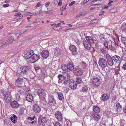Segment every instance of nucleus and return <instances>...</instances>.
<instances>
[{
  "instance_id": "nucleus-51",
  "label": "nucleus",
  "mask_w": 126,
  "mask_h": 126,
  "mask_svg": "<svg viewBox=\"0 0 126 126\" xmlns=\"http://www.w3.org/2000/svg\"><path fill=\"white\" fill-rule=\"evenodd\" d=\"M53 12V11L52 10H48L46 12V13L47 14H48L50 15L52 14Z\"/></svg>"
},
{
  "instance_id": "nucleus-19",
  "label": "nucleus",
  "mask_w": 126,
  "mask_h": 126,
  "mask_svg": "<svg viewBox=\"0 0 126 126\" xmlns=\"http://www.w3.org/2000/svg\"><path fill=\"white\" fill-rule=\"evenodd\" d=\"M112 58L114 62L118 63H120L121 58L119 56L117 55H115L112 56Z\"/></svg>"
},
{
  "instance_id": "nucleus-13",
  "label": "nucleus",
  "mask_w": 126,
  "mask_h": 126,
  "mask_svg": "<svg viewBox=\"0 0 126 126\" xmlns=\"http://www.w3.org/2000/svg\"><path fill=\"white\" fill-rule=\"evenodd\" d=\"M33 109L34 111L37 113H39L41 110L40 107L37 104H35L33 105Z\"/></svg>"
},
{
  "instance_id": "nucleus-1",
  "label": "nucleus",
  "mask_w": 126,
  "mask_h": 126,
  "mask_svg": "<svg viewBox=\"0 0 126 126\" xmlns=\"http://www.w3.org/2000/svg\"><path fill=\"white\" fill-rule=\"evenodd\" d=\"M0 92L4 96L3 97L4 100L7 103L11 101L12 97L10 92L6 91L3 89L1 90Z\"/></svg>"
},
{
  "instance_id": "nucleus-24",
  "label": "nucleus",
  "mask_w": 126,
  "mask_h": 126,
  "mask_svg": "<svg viewBox=\"0 0 126 126\" xmlns=\"http://www.w3.org/2000/svg\"><path fill=\"white\" fill-rule=\"evenodd\" d=\"M68 79H59L58 82L62 84L66 85L68 82Z\"/></svg>"
},
{
  "instance_id": "nucleus-2",
  "label": "nucleus",
  "mask_w": 126,
  "mask_h": 126,
  "mask_svg": "<svg viewBox=\"0 0 126 126\" xmlns=\"http://www.w3.org/2000/svg\"><path fill=\"white\" fill-rule=\"evenodd\" d=\"M115 43L112 41L111 40H110L108 42H107L106 43H104V46L105 47L109 49L112 51H116V48L115 47Z\"/></svg>"
},
{
  "instance_id": "nucleus-15",
  "label": "nucleus",
  "mask_w": 126,
  "mask_h": 126,
  "mask_svg": "<svg viewBox=\"0 0 126 126\" xmlns=\"http://www.w3.org/2000/svg\"><path fill=\"white\" fill-rule=\"evenodd\" d=\"M10 102V105L12 108H17L19 106V104L16 101H11Z\"/></svg>"
},
{
  "instance_id": "nucleus-25",
  "label": "nucleus",
  "mask_w": 126,
  "mask_h": 126,
  "mask_svg": "<svg viewBox=\"0 0 126 126\" xmlns=\"http://www.w3.org/2000/svg\"><path fill=\"white\" fill-rule=\"evenodd\" d=\"M17 117L15 115L13 114L10 117V119L14 123H15L16 122L17 119Z\"/></svg>"
},
{
  "instance_id": "nucleus-16",
  "label": "nucleus",
  "mask_w": 126,
  "mask_h": 126,
  "mask_svg": "<svg viewBox=\"0 0 126 126\" xmlns=\"http://www.w3.org/2000/svg\"><path fill=\"white\" fill-rule=\"evenodd\" d=\"M83 43L84 47L86 49H89L91 48V44L87 41L85 39L83 41Z\"/></svg>"
},
{
  "instance_id": "nucleus-35",
  "label": "nucleus",
  "mask_w": 126,
  "mask_h": 126,
  "mask_svg": "<svg viewBox=\"0 0 126 126\" xmlns=\"http://www.w3.org/2000/svg\"><path fill=\"white\" fill-rule=\"evenodd\" d=\"M58 98L59 99L61 100H62L63 99V96L62 93L60 92L58 93Z\"/></svg>"
},
{
  "instance_id": "nucleus-41",
  "label": "nucleus",
  "mask_w": 126,
  "mask_h": 126,
  "mask_svg": "<svg viewBox=\"0 0 126 126\" xmlns=\"http://www.w3.org/2000/svg\"><path fill=\"white\" fill-rule=\"evenodd\" d=\"M37 122V118H36L34 119V120L30 122H29V123L30 124H33L34 125H35L36 124Z\"/></svg>"
},
{
  "instance_id": "nucleus-31",
  "label": "nucleus",
  "mask_w": 126,
  "mask_h": 126,
  "mask_svg": "<svg viewBox=\"0 0 126 126\" xmlns=\"http://www.w3.org/2000/svg\"><path fill=\"white\" fill-rule=\"evenodd\" d=\"M109 98V96L106 94H104L102 96V99L103 101H106Z\"/></svg>"
},
{
  "instance_id": "nucleus-50",
  "label": "nucleus",
  "mask_w": 126,
  "mask_h": 126,
  "mask_svg": "<svg viewBox=\"0 0 126 126\" xmlns=\"http://www.w3.org/2000/svg\"><path fill=\"white\" fill-rule=\"evenodd\" d=\"M126 123L125 121L123 120L122 119L120 121V124L121 126H124Z\"/></svg>"
},
{
  "instance_id": "nucleus-21",
  "label": "nucleus",
  "mask_w": 126,
  "mask_h": 126,
  "mask_svg": "<svg viewBox=\"0 0 126 126\" xmlns=\"http://www.w3.org/2000/svg\"><path fill=\"white\" fill-rule=\"evenodd\" d=\"M86 38L85 40L91 44H93L94 43V40L92 37L86 36Z\"/></svg>"
},
{
  "instance_id": "nucleus-42",
  "label": "nucleus",
  "mask_w": 126,
  "mask_h": 126,
  "mask_svg": "<svg viewBox=\"0 0 126 126\" xmlns=\"http://www.w3.org/2000/svg\"><path fill=\"white\" fill-rule=\"evenodd\" d=\"M37 122V118H36L34 119V120L30 122H29V123L30 124H33L34 125H35L36 124Z\"/></svg>"
},
{
  "instance_id": "nucleus-52",
  "label": "nucleus",
  "mask_w": 126,
  "mask_h": 126,
  "mask_svg": "<svg viewBox=\"0 0 126 126\" xmlns=\"http://www.w3.org/2000/svg\"><path fill=\"white\" fill-rule=\"evenodd\" d=\"M116 106L117 109H119L122 108V106H121L119 103H117L116 105Z\"/></svg>"
},
{
  "instance_id": "nucleus-64",
  "label": "nucleus",
  "mask_w": 126,
  "mask_h": 126,
  "mask_svg": "<svg viewBox=\"0 0 126 126\" xmlns=\"http://www.w3.org/2000/svg\"><path fill=\"white\" fill-rule=\"evenodd\" d=\"M28 14L29 16H31L34 15V13L31 12H29L28 13Z\"/></svg>"
},
{
  "instance_id": "nucleus-11",
  "label": "nucleus",
  "mask_w": 126,
  "mask_h": 126,
  "mask_svg": "<svg viewBox=\"0 0 126 126\" xmlns=\"http://www.w3.org/2000/svg\"><path fill=\"white\" fill-rule=\"evenodd\" d=\"M98 63L99 66L102 67L107 65V63L106 59L103 58H100Z\"/></svg>"
},
{
  "instance_id": "nucleus-57",
  "label": "nucleus",
  "mask_w": 126,
  "mask_h": 126,
  "mask_svg": "<svg viewBox=\"0 0 126 126\" xmlns=\"http://www.w3.org/2000/svg\"><path fill=\"white\" fill-rule=\"evenodd\" d=\"M41 6L40 2H38L37 4V5L35 6V7L36 8L40 7Z\"/></svg>"
},
{
  "instance_id": "nucleus-48",
  "label": "nucleus",
  "mask_w": 126,
  "mask_h": 126,
  "mask_svg": "<svg viewBox=\"0 0 126 126\" xmlns=\"http://www.w3.org/2000/svg\"><path fill=\"white\" fill-rule=\"evenodd\" d=\"M81 65L83 68H85L86 67V63L83 61L82 62Z\"/></svg>"
},
{
  "instance_id": "nucleus-4",
  "label": "nucleus",
  "mask_w": 126,
  "mask_h": 126,
  "mask_svg": "<svg viewBox=\"0 0 126 126\" xmlns=\"http://www.w3.org/2000/svg\"><path fill=\"white\" fill-rule=\"evenodd\" d=\"M40 58V55L34 54L33 52V54L32 55L31 58H30L29 60H28V61L30 63H33L36 62Z\"/></svg>"
},
{
  "instance_id": "nucleus-26",
  "label": "nucleus",
  "mask_w": 126,
  "mask_h": 126,
  "mask_svg": "<svg viewBox=\"0 0 126 126\" xmlns=\"http://www.w3.org/2000/svg\"><path fill=\"white\" fill-rule=\"evenodd\" d=\"M89 89V87L87 86L86 85H84L82 87V89L80 90V92L83 93L87 92L88 91Z\"/></svg>"
},
{
  "instance_id": "nucleus-20",
  "label": "nucleus",
  "mask_w": 126,
  "mask_h": 126,
  "mask_svg": "<svg viewBox=\"0 0 126 126\" xmlns=\"http://www.w3.org/2000/svg\"><path fill=\"white\" fill-rule=\"evenodd\" d=\"M23 79H17L15 81V85L18 87L22 86L23 81Z\"/></svg>"
},
{
  "instance_id": "nucleus-63",
  "label": "nucleus",
  "mask_w": 126,
  "mask_h": 126,
  "mask_svg": "<svg viewBox=\"0 0 126 126\" xmlns=\"http://www.w3.org/2000/svg\"><path fill=\"white\" fill-rule=\"evenodd\" d=\"M62 0H60V1L58 2V6H60L62 4Z\"/></svg>"
},
{
  "instance_id": "nucleus-3",
  "label": "nucleus",
  "mask_w": 126,
  "mask_h": 126,
  "mask_svg": "<svg viewBox=\"0 0 126 126\" xmlns=\"http://www.w3.org/2000/svg\"><path fill=\"white\" fill-rule=\"evenodd\" d=\"M50 123V120H46L45 117H43L42 119L41 118H39L38 122V125L40 126H45V125H48Z\"/></svg>"
},
{
  "instance_id": "nucleus-18",
  "label": "nucleus",
  "mask_w": 126,
  "mask_h": 126,
  "mask_svg": "<svg viewBox=\"0 0 126 126\" xmlns=\"http://www.w3.org/2000/svg\"><path fill=\"white\" fill-rule=\"evenodd\" d=\"M101 1L102 0H91V3L92 4L96 6L100 4Z\"/></svg>"
},
{
  "instance_id": "nucleus-9",
  "label": "nucleus",
  "mask_w": 126,
  "mask_h": 126,
  "mask_svg": "<svg viewBox=\"0 0 126 126\" xmlns=\"http://www.w3.org/2000/svg\"><path fill=\"white\" fill-rule=\"evenodd\" d=\"M55 114L56 118L60 122L62 121L63 117L62 116V114L60 111H56Z\"/></svg>"
},
{
  "instance_id": "nucleus-23",
  "label": "nucleus",
  "mask_w": 126,
  "mask_h": 126,
  "mask_svg": "<svg viewBox=\"0 0 126 126\" xmlns=\"http://www.w3.org/2000/svg\"><path fill=\"white\" fill-rule=\"evenodd\" d=\"M8 36L10 37V38L12 40H16L18 38L16 34L13 33H9Z\"/></svg>"
},
{
  "instance_id": "nucleus-27",
  "label": "nucleus",
  "mask_w": 126,
  "mask_h": 126,
  "mask_svg": "<svg viewBox=\"0 0 126 126\" xmlns=\"http://www.w3.org/2000/svg\"><path fill=\"white\" fill-rule=\"evenodd\" d=\"M67 70L72 71L74 69V66L73 64L71 63H68L67 65Z\"/></svg>"
},
{
  "instance_id": "nucleus-30",
  "label": "nucleus",
  "mask_w": 126,
  "mask_h": 126,
  "mask_svg": "<svg viewBox=\"0 0 126 126\" xmlns=\"http://www.w3.org/2000/svg\"><path fill=\"white\" fill-rule=\"evenodd\" d=\"M99 79H93L92 82L94 84V86L96 85V86H98L99 85L98 83H97L99 80Z\"/></svg>"
},
{
  "instance_id": "nucleus-46",
  "label": "nucleus",
  "mask_w": 126,
  "mask_h": 126,
  "mask_svg": "<svg viewBox=\"0 0 126 126\" xmlns=\"http://www.w3.org/2000/svg\"><path fill=\"white\" fill-rule=\"evenodd\" d=\"M62 51L61 50L59 49L57 50L55 53L57 54V55L59 56L61 54Z\"/></svg>"
},
{
  "instance_id": "nucleus-56",
  "label": "nucleus",
  "mask_w": 126,
  "mask_h": 126,
  "mask_svg": "<svg viewBox=\"0 0 126 126\" xmlns=\"http://www.w3.org/2000/svg\"><path fill=\"white\" fill-rule=\"evenodd\" d=\"M58 78L59 79L64 78V74H63V75L62 74L59 75L58 76Z\"/></svg>"
},
{
  "instance_id": "nucleus-10",
  "label": "nucleus",
  "mask_w": 126,
  "mask_h": 126,
  "mask_svg": "<svg viewBox=\"0 0 126 126\" xmlns=\"http://www.w3.org/2000/svg\"><path fill=\"white\" fill-rule=\"evenodd\" d=\"M20 70L21 74H26L29 70V67L27 66H21L20 68Z\"/></svg>"
},
{
  "instance_id": "nucleus-7",
  "label": "nucleus",
  "mask_w": 126,
  "mask_h": 126,
  "mask_svg": "<svg viewBox=\"0 0 126 126\" xmlns=\"http://www.w3.org/2000/svg\"><path fill=\"white\" fill-rule=\"evenodd\" d=\"M106 57L108 65L110 66H113L114 63L112 58L108 54H106Z\"/></svg>"
},
{
  "instance_id": "nucleus-6",
  "label": "nucleus",
  "mask_w": 126,
  "mask_h": 126,
  "mask_svg": "<svg viewBox=\"0 0 126 126\" xmlns=\"http://www.w3.org/2000/svg\"><path fill=\"white\" fill-rule=\"evenodd\" d=\"M47 93V92L42 89H38L37 91V93L39 96L40 98L42 99L45 98Z\"/></svg>"
},
{
  "instance_id": "nucleus-61",
  "label": "nucleus",
  "mask_w": 126,
  "mask_h": 126,
  "mask_svg": "<svg viewBox=\"0 0 126 126\" xmlns=\"http://www.w3.org/2000/svg\"><path fill=\"white\" fill-rule=\"evenodd\" d=\"M115 70V73L116 74V75L118 74L119 73V71L120 70L119 69H116Z\"/></svg>"
},
{
  "instance_id": "nucleus-59",
  "label": "nucleus",
  "mask_w": 126,
  "mask_h": 126,
  "mask_svg": "<svg viewBox=\"0 0 126 126\" xmlns=\"http://www.w3.org/2000/svg\"><path fill=\"white\" fill-rule=\"evenodd\" d=\"M76 82L78 84L82 82L81 79H77Z\"/></svg>"
},
{
  "instance_id": "nucleus-38",
  "label": "nucleus",
  "mask_w": 126,
  "mask_h": 126,
  "mask_svg": "<svg viewBox=\"0 0 126 126\" xmlns=\"http://www.w3.org/2000/svg\"><path fill=\"white\" fill-rule=\"evenodd\" d=\"M62 68L64 71H66L67 70V66L65 64H63L62 65Z\"/></svg>"
},
{
  "instance_id": "nucleus-49",
  "label": "nucleus",
  "mask_w": 126,
  "mask_h": 126,
  "mask_svg": "<svg viewBox=\"0 0 126 126\" xmlns=\"http://www.w3.org/2000/svg\"><path fill=\"white\" fill-rule=\"evenodd\" d=\"M35 118H36L35 116H34L33 117H28V119L30 121V122L34 120Z\"/></svg>"
},
{
  "instance_id": "nucleus-47",
  "label": "nucleus",
  "mask_w": 126,
  "mask_h": 126,
  "mask_svg": "<svg viewBox=\"0 0 126 126\" xmlns=\"http://www.w3.org/2000/svg\"><path fill=\"white\" fill-rule=\"evenodd\" d=\"M66 6L67 5H66L61 7L60 9V10L61 11H64L66 9Z\"/></svg>"
},
{
  "instance_id": "nucleus-8",
  "label": "nucleus",
  "mask_w": 126,
  "mask_h": 126,
  "mask_svg": "<svg viewBox=\"0 0 126 126\" xmlns=\"http://www.w3.org/2000/svg\"><path fill=\"white\" fill-rule=\"evenodd\" d=\"M73 73L76 75L80 76L82 75L83 71L80 68H75L74 70Z\"/></svg>"
},
{
  "instance_id": "nucleus-14",
  "label": "nucleus",
  "mask_w": 126,
  "mask_h": 126,
  "mask_svg": "<svg viewBox=\"0 0 126 126\" xmlns=\"http://www.w3.org/2000/svg\"><path fill=\"white\" fill-rule=\"evenodd\" d=\"M41 55L43 58L44 59L47 58L49 56V51L47 50H43L41 52Z\"/></svg>"
},
{
  "instance_id": "nucleus-39",
  "label": "nucleus",
  "mask_w": 126,
  "mask_h": 126,
  "mask_svg": "<svg viewBox=\"0 0 126 126\" xmlns=\"http://www.w3.org/2000/svg\"><path fill=\"white\" fill-rule=\"evenodd\" d=\"M70 76L69 74L66 72L64 73V78H66L67 79H70Z\"/></svg>"
},
{
  "instance_id": "nucleus-17",
  "label": "nucleus",
  "mask_w": 126,
  "mask_h": 126,
  "mask_svg": "<svg viewBox=\"0 0 126 126\" xmlns=\"http://www.w3.org/2000/svg\"><path fill=\"white\" fill-rule=\"evenodd\" d=\"M33 51L32 50H30L27 51L26 54L24 55V56L25 58L29 59V60L30 58H31L32 55L33 54Z\"/></svg>"
},
{
  "instance_id": "nucleus-37",
  "label": "nucleus",
  "mask_w": 126,
  "mask_h": 126,
  "mask_svg": "<svg viewBox=\"0 0 126 126\" xmlns=\"http://www.w3.org/2000/svg\"><path fill=\"white\" fill-rule=\"evenodd\" d=\"M121 41L124 44L125 47H126V38L124 37H122L121 38Z\"/></svg>"
},
{
  "instance_id": "nucleus-34",
  "label": "nucleus",
  "mask_w": 126,
  "mask_h": 126,
  "mask_svg": "<svg viewBox=\"0 0 126 126\" xmlns=\"http://www.w3.org/2000/svg\"><path fill=\"white\" fill-rule=\"evenodd\" d=\"M14 16L16 17H18L19 19L23 17L22 15L21 14V13L20 12H18L15 13Z\"/></svg>"
},
{
  "instance_id": "nucleus-58",
  "label": "nucleus",
  "mask_w": 126,
  "mask_h": 126,
  "mask_svg": "<svg viewBox=\"0 0 126 126\" xmlns=\"http://www.w3.org/2000/svg\"><path fill=\"white\" fill-rule=\"evenodd\" d=\"M75 42L77 45H79L80 44V41L78 39H77L75 40Z\"/></svg>"
},
{
  "instance_id": "nucleus-29",
  "label": "nucleus",
  "mask_w": 126,
  "mask_h": 126,
  "mask_svg": "<svg viewBox=\"0 0 126 126\" xmlns=\"http://www.w3.org/2000/svg\"><path fill=\"white\" fill-rule=\"evenodd\" d=\"M35 70L37 73L39 74L40 73L41 69L39 66L38 65H35L34 66Z\"/></svg>"
},
{
  "instance_id": "nucleus-5",
  "label": "nucleus",
  "mask_w": 126,
  "mask_h": 126,
  "mask_svg": "<svg viewBox=\"0 0 126 126\" xmlns=\"http://www.w3.org/2000/svg\"><path fill=\"white\" fill-rule=\"evenodd\" d=\"M48 100V104L50 106H55L56 105V101L54 99V96L52 95H49Z\"/></svg>"
},
{
  "instance_id": "nucleus-53",
  "label": "nucleus",
  "mask_w": 126,
  "mask_h": 126,
  "mask_svg": "<svg viewBox=\"0 0 126 126\" xmlns=\"http://www.w3.org/2000/svg\"><path fill=\"white\" fill-rule=\"evenodd\" d=\"M83 15H84V14H83V13H80L77 15V16H76V17L77 18L81 16H83Z\"/></svg>"
},
{
  "instance_id": "nucleus-54",
  "label": "nucleus",
  "mask_w": 126,
  "mask_h": 126,
  "mask_svg": "<svg viewBox=\"0 0 126 126\" xmlns=\"http://www.w3.org/2000/svg\"><path fill=\"white\" fill-rule=\"evenodd\" d=\"M94 5H92L90 6L89 7V9L91 10H93L95 8V7Z\"/></svg>"
},
{
  "instance_id": "nucleus-60",
  "label": "nucleus",
  "mask_w": 126,
  "mask_h": 126,
  "mask_svg": "<svg viewBox=\"0 0 126 126\" xmlns=\"http://www.w3.org/2000/svg\"><path fill=\"white\" fill-rule=\"evenodd\" d=\"M75 1H73L72 2H71V3H70L69 4V6L70 7L71 6L73 5V4H74L75 3Z\"/></svg>"
},
{
  "instance_id": "nucleus-62",
  "label": "nucleus",
  "mask_w": 126,
  "mask_h": 126,
  "mask_svg": "<svg viewBox=\"0 0 126 126\" xmlns=\"http://www.w3.org/2000/svg\"><path fill=\"white\" fill-rule=\"evenodd\" d=\"M50 2H47L45 4V6L46 7H47L50 4Z\"/></svg>"
},
{
  "instance_id": "nucleus-12",
  "label": "nucleus",
  "mask_w": 126,
  "mask_h": 126,
  "mask_svg": "<svg viewBox=\"0 0 126 126\" xmlns=\"http://www.w3.org/2000/svg\"><path fill=\"white\" fill-rule=\"evenodd\" d=\"M69 49L71 51V53L72 54L76 55L77 53V47L74 45H71L69 46Z\"/></svg>"
},
{
  "instance_id": "nucleus-33",
  "label": "nucleus",
  "mask_w": 126,
  "mask_h": 126,
  "mask_svg": "<svg viewBox=\"0 0 126 126\" xmlns=\"http://www.w3.org/2000/svg\"><path fill=\"white\" fill-rule=\"evenodd\" d=\"M121 30L123 31L126 32V23H123L121 26Z\"/></svg>"
},
{
  "instance_id": "nucleus-32",
  "label": "nucleus",
  "mask_w": 126,
  "mask_h": 126,
  "mask_svg": "<svg viewBox=\"0 0 126 126\" xmlns=\"http://www.w3.org/2000/svg\"><path fill=\"white\" fill-rule=\"evenodd\" d=\"M93 111L95 113H99L100 111V109L98 107L94 106L93 107Z\"/></svg>"
},
{
  "instance_id": "nucleus-45",
  "label": "nucleus",
  "mask_w": 126,
  "mask_h": 126,
  "mask_svg": "<svg viewBox=\"0 0 126 126\" xmlns=\"http://www.w3.org/2000/svg\"><path fill=\"white\" fill-rule=\"evenodd\" d=\"M98 22V20L97 19H93L91 20L90 21V23L92 24H97Z\"/></svg>"
},
{
  "instance_id": "nucleus-22",
  "label": "nucleus",
  "mask_w": 126,
  "mask_h": 126,
  "mask_svg": "<svg viewBox=\"0 0 126 126\" xmlns=\"http://www.w3.org/2000/svg\"><path fill=\"white\" fill-rule=\"evenodd\" d=\"M69 85L70 87L73 90L75 89L77 87V84L74 81L70 82Z\"/></svg>"
},
{
  "instance_id": "nucleus-55",
  "label": "nucleus",
  "mask_w": 126,
  "mask_h": 126,
  "mask_svg": "<svg viewBox=\"0 0 126 126\" xmlns=\"http://www.w3.org/2000/svg\"><path fill=\"white\" fill-rule=\"evenodd\" d=\"M54 126H62L60 123L58 122H56L55 123Z\"/></svg>"
},
{
  "instance_id": "nucleus-28",
  "label": "nucleus",
  "mask_w": 126,
  "mask_h": 126,
  "mask_svg": "<svg viewBox=\"0 0 126 126\" xmlns=\"http://www.w3.org/2000/svg\"><path fill=\"white\" fill-rule=\"evenodd\" d=\"M26 99L27 101L31 102L33 100V98L32 95L29 94L27 95Z\"/></svg>"
},
{
  "instance_id": "nucleus-40",
  "label": "nucleus",
  "mask_w": 126,
  "mask_h": 126,
  "mask_svg": "<svg viewBox=\"0 0 126 126\" xmlns=\"http://www.w3.org/2000/svg\"><path fill=\"white\" fill-rule=\"evenodd\" d=\"M99 51L100 52L103 54H105L107 52V51L105 48H100Z\"/></svg>"
},
{
  "instance_id": "nucleus-44",
  "label": "nucleus",
  "mask_w": 126,
  "mask_h": 126,
  "mask_svg": "<svg viewBox=\"0 0 126 126\" xmlns=\"http://www.w3.org/2000/svg\"><path fill=\"white\" fill-rule=\"evenodd\" d=\"M102 68H103L104 70L106 72H109V67L107 65L106 66H105L104 67H102Z\"/></svg>"
},
{
  "instance_id": "nucleus-43",
  "label": "nucleus",
  "mask_w": 126,
  "mask_h": 126,
  "mask_svg": "<svg viewBox=\"0 0 126 126\" xmlns=\"http://www.w3.org/2000/svg\"><path fill=\"white\" fill-rule=\"evenodd\" d=\"M12 41H9L7 42L4 43L1 46L3 47H4L9 44H11L12 43Z\"/></svg>"
},
{
  "instance_id": "nucleus-36",
  "label": "nucleus",
  "mask_w": 126,
  "mask_h": 126,
  "mask_svg": "<svg viewBox=\"0 0 126 126\" xmlns=\"http://www.w3.org/2000/svg\"><path fill=\"white\" fill-rule=\"evenodd\" d=\"M92 116L96 121L100 119L99 115L97 114L94 113L92 114Z\"/></svg>"
}]
</instances>
